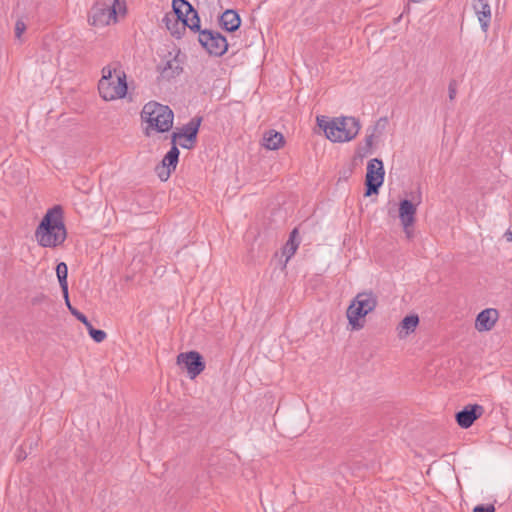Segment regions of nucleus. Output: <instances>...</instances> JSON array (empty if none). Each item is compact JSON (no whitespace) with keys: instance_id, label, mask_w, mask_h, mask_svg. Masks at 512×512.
<instances>
[{"instance_id":"nucleus-1","label":"nucleus","mask_w":512,"mask_h":512,"mask_svg":"<svg viewBox=\"0 0 512 512\" xmlns=\"http://www.w3.org/2000/svg\"><path fill=\"white\" fill-rule=\"evenodd\" d=\"M66 237L67 232L61 206L48 209L35 230L37 243L45 248H55L60 246Z\"/></svg>"},{"instance_id":"nucleus-2","label":"nucleus","mask_w":512,"mask_h":512,"mask_svg":"<svg viewBox=\"0 0 512 512\" xmlns=\"http://www.w3.org/2000/svg\"><path fill=\"white\" fill-rule=\"evenodd\" d=\"M102 76L98 82V91L104 101H114L125 98L128 90L126 73L120 65H107L101 70Z\"/></svg>"},{"instance_id":"nucleus-3","label":"nucleus","mask_w":512,"mask_h":512,"mask_svg":"<svg viewBox=\"0 0 512 512\" xmlns=\"http://www.w3.org/2000/svg\"><path fill=\"white\" fill-rule=\"evenodd\" d=\"M141 120L145 125V136L151 137L157 133L168 132L173 126L174 114L168 106L150 101L142 108Z\"/></svg>"},{"instance_id":"nucleus-4","label":"nucleus","mask_w":512,"mask_h":512,"mask_svg":"<svg viewBox=\"0 0 512 512\" xmlns=\"http://www.w3.org/2000/svg\"><path fill=\"white\" fill-rule=\"evenodd\" d=\"M318 126L325 136L332 142H348L354 139L360 130V123L354 117H337L329 119L326 116H317Z\"/></svg>"},{"instance_id":"nucleus-5","label":"nucleus","mask_w":512,"mask_h":512,"mask_svg":"<svg viewBox=\"0 0 512 512\" xmlns=\"http://www.w3.org/2000/svg\"><path fill=\"white\" fill-rule=\"evenodd\" d=\"M378 304L377 296L372 291L356 294L346 310L348 324L352 331H359L365 326V317L373 312Z\"/></svg>"},{"instance_id":"nucleus-6","label":"nucleus","mask_w":512,"mask_h":512,"mask_svg":"<svg viewBox=\"0 0 512 512\" xmlns=\"http://www.w3.org/2000/svg\"><path fill=\"white\" fill-rule=\"evenodd\" d=\"M126 12L125 2L120 0H97L91 8L89 22L94 26H107L117 22L118 15Z\"/></svg>"},{"instance_id":"nucleus-7","label":"nucleus","mask_w":512,"mask_h":512,"mask_svg":"<svg viewBox=\"0 0 512 512\" xmlns=\"http://www.w3.org/2000/svg\"><path fill=\"white\" fill-rule=\"evenodd\" d=\"M201 118H193L181 129L172 133L171 143L182 148L192 149L196 143Z\"/></svg>"},{"instance_id":"nucleus-8","label":"nucleus","mask_w":512,"mask_h":512,"mask_svg":"<svg viewBox=\"0 0 512 512\" xmlns=\"http://www.w3.org/2000/svg\"><path fill=\"white\" fill-rule=\"evenodd\" d=\"M384 176L385 170L382 160L378 158L371 159L367 164V171L365 176V196L378 193L379 188L384 182Z\"/></svg>"},{"instance_id":"nucleus-9","label":"nucleus","mask_w":512,"mask_h":512,"mask_svg":"<svg viewBox=\"0 0 512 512\" xmlns=\"http://www.w3.org/2000/svg\"><path fill=\"white\" fill-rule=\"evenodd\" d=\"M176 362L179 366H183L190 379L199 376L206 367V363L202 355L197 351L182 352L177 356Z\"/></svg>"},{"instance_id":"nucleus-10","label":"nucleus","mask_w":512,"mask_h":512,"mask_svg":"<svg viewBox=\"0 0 512 512\" xmlns=\"http://www.w3.org/2000/svg\"><path fill=\"white\" fill-rule=\"evenodd\" d=\"M173 12L166 14L163 19L168 30L172 34H176L174 30L175 26L181 25L183 20L186 19L192 12V5L186 0H173L172 1Z\"/></svg>"},{"instance_id":"nucleus-11","label":"nucleus","mask_w":512,"mask_h":512,"mask_svg":"<svg viewBox=\"0 0 512 512\" xmlns=\"http://www.w3.org/2000/svg\"><path fill=\"white\" fill-rule=\"evenodd\" d=\"M199 42L210 54L217 56L224 54L228 48L226 38L219 32L200 31Z\"/></svg>"},{"instance_id":"nucleus-12","label":"nucleus","mask_w":512,"mask_h":512,"mask_svg":"<svg viewBox=\"0 0 512 512\" xmlns=\"http://www.w3.org/2000/svg\"><path fill=\"white\" fill-rule=\"evenodd\" d=\"M179 158V150L172 144L171 149L164 156L161 165L156 168L157 175L162 181H167L172 171L176 169Z\"/></svg>"},{"instance_id":"nucleus-13","label":"nucleus","mask_w":512,"mask_h":512,"mask_svg":"<svg viewBox=\"0 0 512 512\" xmlns=\"http://www.w3.org/2000/svg\"><path fill=\"white\" fill-rule=\"evenodd\" d=\"M484 413V408L481 405L473 404L467 405L463 410L456 414V421L461 428L467 429L480 418Z\"/></svg>"},{"instance_id":"nucleus-14","label":"nucleus","mask_w":512,"mask_h":512,"mask_svg":"<svg viewBox=\"0 0 512 512\" xmlns=\"http://www.w3.org/2000/svg\"><path fill=\"white\" fill-rule=\"evenodd\" d=\"M499 319V312L494 308L482 310L476 317L475 329L478 332L490 331L494 328Z\"/></svg>"},{"instance_id":"nucleus-15","label":"nucleus","mask_w":512,"mask_h":512,"mask_svg":"<svg viewBox=\"0 0 512 512\" xmlns=\"http://www.w3.org/2000/svg\"><path fill=\"white\" fill-rule=\"evenodd\" d=\"M158 71L163 79L170 80L182 72L181 61L169 53L158 65Z\"/></svg>"},{"instance_id":"nucleus-16","label":"nucleus","mask_w":512,"mask_h":512,"mask_svg":"<svg viewBox=\"0 0 512 512\" xmlns=\"http://www.w3.org/2000/svg\"><path fill=\"white\" fill-rule=\"evenodd\" d=\"M473 10L480 23L481 30L486 33L489 29L492 17L491 7L488 0H475L473 3Z\"/></svg>"},{"instance_id":"nucleus-17","label":"nucleus","mask_w":512,"mask_h":512,"mask_svg":"<svg viewBox=\"0 0 512 512\" xmlns=\"http://www.w3.org/2000/svg\"><path fill=\"white\" fill-rule=\"evenodd\" d=\"M417 212V204L405 199L399 204V219L402 226L414 225Z\"/></svg>"},{"instance_id":"nucleus-18","label":"nucleus","mask_w":512,"mask_h":512,"mask_svg":"<svg viewBox=\"0 0 512 512\" xmlns=\"http://www.w3.org/2000/svg\"><path fill=\"white\" fill-rule=\"evenodd\" d=\"M419 325V317L416 314L405 316L397 326V335L400 339L407 338L410 334L415 332Z\"/></svg>"},{"instance_id":"nucleus-19","label":"nucleus","mask_w":512,"mask_h":512,"mask_svg":"<svg viewBox=\"0 0 512 512\" xmlns=\"http://www.w3.org/2000/svg\"><path fill=\"white\" fill-rule=\"evenodd\" d=\"M220 24L226 31L234 32L240 27L241 19L236 11L228 9L221 15Z\"/></svg>"},{"instance_id":"nucleus-20","label":"nucleus","mask_w":512,"mask_h":512,"mask_svg":"<svg viewBox=\"0 0 512 512\" xmlns=\"http://www.w3.org/2000/svg\"><path fill=\"white\" fill-rule=\"evenodd\" d=\"M263 146L268 150H277L284 144V137L280 132L269 130L263 134Z\"/></svg>"},{"instance_id":"nucleus-21","label":"nucleus","mask_w":512,"mask_h":512,"mask_svg":"<svg viewBox=\"0 0 512 512\" xmlns=\"http://www.w3.org/2000/svg\"><path fill=\"white\" fill-rule=\"evenodd\" d=\"M56 274L57 278L61 287V290L63 292L64 298H67V292H68V283H67V276H68V268L67 265L64 262H61L56 267Z\"/></svg>"},{"instance_id":"nucleus-22","label":"nucleus","mask_w":512,"mask_h":512,"mask_svg":"<svg viewBox=\"0 0 512 512\" xmlns=\"http://www.w3.org/2000/svg\"><path fill=\"white\" fill-rule=\"evenodd\" d=\"M296 235L297 229H294L290 234L289 240L283 248V255L286 256V261H288L295 254L298 248L299 242L296 241Z\"/></svg>"},{"instance_id":"nucleus-23","label":"nucleus","mask_w":512,"mask_h":512,"mask_svg":"<svg viewBox=\"0 0 512 512\" xmlns=\"http://www.w3.org/2000/svg\"><path fill=\"white\" fill-rule=\"evenodd\" d=\"M181 26L183 28L188 27L190 30L194 32L200 31V19L197 11L194 8L192 9L190 15L183 20Z\"/></svg>"},{"instance_id":"nucleus-24","label":"nucleus","mask_w":512,"mask_h":512,"mask_svg":"<svg viewBox=\"0 0 512 512\" xmlns=\"http://www.w3.org/2000/svg\"><path fill=\"white\" fill-rule=\"evenodd\" d=\"M84 325L86 326L89 335L93 338V340L95 342L101 343L106 339V337H107L106 332L103 330L95 329L92 326V324L89 322V320L86 323H84Z\"/></svg>"},{"instance_id":"nucleus-25","label":"nucleus","mask_w":512,"mask_h":512,"mask_svg":"<svg viewBox=\"0 0 512 512\" xmlns=\"http://www.w3.org/2000/svg\"><path fill=\"white\" fill-rule=\"evenodd\" d=\"M64 299H65L66 306L69 309V311L71 312V314L73 316H75L83 324L86 323L88 321L87 317L71 305L68 294H67V298H64Z\"/></svg>"},{"instance_id":"nucleus-26","label":"nucleus","mask_w":512,"mask_h":512,"mask_svg":"<svg viewBox=\"0 0 512 512\" xmlns=\"http://www.w3.org/2000/svg\"><path fill=\"white\" fill-rule=\"evenodd\" d=\"M387 125L388 119L386 117L380 118L374 125L372 133L379 137L385 131Z\"/></svg>"},{"instance_id":"nucleus-27","label":"nucleus","mask_w":512,"mask_h":512,"mask_svg":"<svg viewBox=\"0 0 512 512\" xmlns=\"http://www.w3.org/2000/svg\"><path fill=\"white\" fill-rule=\"evenodd\" d=\"M26 30V25L22 20H18L15 24V36L17 39H20L22 34Z\"/></svg>"},{"instance_id":"nucleus-28","label":"nucleus","mask_w":512,"mask_h":512,"mask_svg":"<svg viewBox=\"0 0 512 512\" xmlns=\"http://www.w3.org/2000/svg\"><path fill=\"white\" fill-rule=\"evenodd\" d=\"M473 512H495V507L493 504L477 505L474 507Z\"/></svg>"},{"instance_id":"nucleus-29","label":"nucleus","mask_w":512,"mask_h":512,"mask_svg":"<svg viewBox=\"0 0 512 512\" xmlns=\"http://www.w3.org/2000/svg\"><path fill=\"white\" fill-rule=\"evenodd\" d=\"M378 136L375 135V133H371L369 135L366 136V146L368 149H371L373 144H374V140L375 138H377Z\"/></svg>"},{"instance_id":"nucleus-30","label":"nucleus","mask_w":512,"mask_h":512,"mask_svg":"<svg viewBox=\"0 0 512 512\" xmlns=\"http://www.w3.org/2000/svg\"><path fill=\"white\" fill-rule=\"evenodd\" d=\"M403 230L408 239H411L413 237V225L403 226Z\"/></svg>"},{"instance_id":"nucleus-31","label":"nucleus","mask_w":512,"mask_h":512,"mask_svg":"<svg viewBox=\"0 0 512 512\" xmlns=\"http://www.w3.org/2000/svg\"><path fill=\"white\" fill-rule=\"evenodd\" d=\"M448 92H449V99L452 101L454 100L455 96H456V87L454 84H450L449 87H448Z\"/></svg>"},{"instance_id":"nucleus-32","label":"nucleus","mask_w":512,"mask_h":512,"mask_svg":"<svg viewBox=\"0 0 512 512\" xmlns=\"http://www.w3.org/2000/svg\"><path fill=\"white\" fill-rule=\"evenodd\" d=\"M24 458H25V456H24L22 453H19V454L17 455V460H18V461H21V460H23Z\"/></svg>"},{"instance_id":"nucleus-33","label":"nucleus","mask_w":512,"mask_h":512,"mask_svg":"<svg viewBox=\"0 0 512 512\" xmlns=\"http://www.w3.org/2000/svg\"><path fill=\"white\" fill-rule=\"evenodd\" d=\"M508 240H512V233L509 234Z\"/></svg>"}]
</instances>
